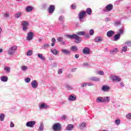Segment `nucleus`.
I'll list each match as a JSON object with an SVG mask.
<instances>
[{
  "label": "nucleus",
  "instance_id": "f257e3e1",
  "mask_svg": "<svg viewBox=\"0 0 131 131\" xmlns=\"http://www.w3.org/2000/svg\"><path fill=\"white\" fill-rule=\"evenodd\" d=\"M78 35H85V32L79 31L76 34H73L72 35H67V36L70 38V39H75V43H80L81 42V37Z\"/></svg>",
  "mask_w": 131,
  "mask_h": 131
},
{
  "label": "nucleus",
  "instance_id": "f03ea898",
  "mask_svg": "<svg viewBox=\"0 0 131 131\" xmlns=\"http://www.w3.org/2000/svg\"><path fill=\"white\" fill-rule=\"evenodd\" d=\"M86 15V12L84 11H81L79 13L78 15V17L79 19L80 22H81V23L85 22V19H84V17H85Z\"/></svg>",
  "mask_w": 131,
  "mask_h": 131
},
{
  "label": "nucleus",
  "instance_id": "7ed1b4c3",
  "mask_svg": "<svg viewBox=\"0 0 131 131\" xmlns=\"http://www.w3.org/2000/svg\"><path fill=\"white\" fill-rule=\"evenodd\" d=\"M113 10V5L112 4H110L105 7V8H104L102 11L104 13H109V12H111Z\"/></svg>",
  "mask_w": 131,
  "mask_h": 131
},
{
  "label": "nucleus",
  "instance_id": "20e7f679",
  "mask_svg": "<svg viewBox=\"0 0 131 131\" xmlns=\"http://www.w3.org/2000/svg\"><path fill=\"white\" fill-rule=\"evenodd\" d=\"M52 129L54 131H61V129H62L61 124L59 123L54 124L52 126Z\"/></svg>",
  "mask_w": 131,
  "mask_h": 131
},
{
  "label": "nucleus",
  "instance_id": "39448f33",
  "mask_svg": "<svg viewBox=\"0 0 131 131\" xmlns=\"http://www.w3.org/2000/svg\"><path fill=\"white\" fill-rule=\"evenodd\" d=\"M17 46H12L8 50L9 55H14L15 54V52L17 50Z\"/></svg>",
  "mask_w": 131,
  "mask_h": 131
},
{
  "label": "nucleus",
  "instance_id": "423d86ee",
  "mask_svg": "<svg viewBox=\"0 0 131 131\" xmlns=\"http://www.w3.org/2000/svg\"><path fill=\"white\" fill-rule=\"evenodd\" d=\"M28 21H23L21 23V26H23V29L24 31H26L27 29H28V25H29Z\"/></svg>",
  "mask_w": 131,
  "mask_h": 131
},
{
  "label": "nucleus",
  "instance_id": "0eeeda50",
  "mask_svg": "<svg viewBox=\"0 0 131 131\" xmlns=\"http://www.w3.org/2000/svg\"><path fill=\"white\" fill-rule=\"evenodd\" d=\"M35 121H30L27 122L26 126H27V127H34V125H35Z\"/></svg>",
  "mask_w": 131,
  "mask_h": 131
},
{
  "label": "nucleus",
  "instance_id": "6e6552de",
  "mask_svg": "<svg viewBox=\"0 0 131 131\" xmlns=\"http://www.w3.org/2000/svg\"><path fill=\"white\" fill-rule=\"evenodd\" d=\"M33 39V32H29L27 33V40L30 41V40H32Z\"/></svg>",
  "mask_w": 131,
  "mask_h": 131
},
{
  "label": "nucleus",
  "instance_id": "1a4fd4ad",
  "mask_svg": "<svg viewBox=\"0 0 131 131\" xmlns=\"http://www.w3.org/2000/svg\"><path fill=\"white\" fill-rule=\"evenodd\" d=\"M79 127L81 130H84L86 128V123L85 122H81L79 124Z\"/></svg>",
  "mask_w": 131,
  "mask_h": 131
},
{
  "label": "nucleus",
  "instance_id": "9d476101",
  "mask_svg": "<svg viewBox=\"0 0 131 131\" xmlns=\"http://www.w3.org/2000/svg\"><path fill=\"white\" fill-rule=\"evenodd\" d=\"M91 52V50H90V48L88 47H85L82 50V53L84 55H89L90 53Z\"/></svg>",
  "mask_w": 131,
  "mask_h": 131
},
{
  "label": "nucleus",
  "instance_id": "9b49d317",
  "mask_svg": "<svg viewBox=\"0 0 131 131\" xmlns=\"http://www.w3.org/2000/svg\"><path fill=\"white\" fill-rule=\"evenodd\" d=\"M31 86L33 88V89H36V88L38 86V83H37L36 80H34L31 82Z\"/></svg>",
  "mask_w": 131,
  "mask_h": 131
},
{
  "label": "nucleus",
  "instance_id": "f8f14e48",
  "mask_svg": "<svg viewBox=\"0 0 131 131\" xmlns=\"http://www.w3.org/2000/svg\"><path fill=\"white\" fill-rule=\"evenodd\" d=\"M110 86L107 85H103L101 88V91H102V92H108V91H110Z\"/></svg>",
  "mask_w": 131,
  "mask_h": 131
},
{
  "label": "nucleus",
  "instance_id": "ddd939ff",
  "mask_svg": "<svg viewBox=\"0 0 131 131\" xmlns=\"http://www.w3.org/2000/svg\"><path fill=\"white\" fill-rule=\"evenodd\" d=\"M68 100L71 101H76V96L74 95H71L68 97Z\"/></svg>",
  "mask_w": 131,
  "mask_h": 131
},
{
  "label": "nucleus",
  "instance_id": "4468645a",
  "mask_svg": "<svg viewBox=\"0 0 131 131\" xmlns=\"http://www.w3.org/2000/svg\"><path fill=\"white\" fill-rule=\"evenodd\" d=\"M54 11H55V6L50 5L48 9L49 14H53V13H54Z\"/></svg>",
  "mask_w": 131,
  "mask_h": 131
},
{
  "label": "nucleus",
  "instance_id": "2eb2a0df",
  "mask_svg": "<svg viewBox=\"0 0 131 131\" xmlns=\"http://www.w3.org/2000/svg\"><path fill=\"white\" fill-rule=\"evenodd\" d=\"M39 109H48L49 108V105L46 104L45 103H41L39 105Z\"/></svg>",
  "mask_w": 131,
  "mask_h": 131
},
{
  "label": "nucleus",
  "instance_id": "dca6fc26",
  "mask_svg": "<svg viewBox=\"0 0 131 131\" xmlns=\"http://www.w3.org/2000/svg\"><path fill=\"white\" fill-rule=\"evenodd\" d=\"M112 80L113 81H117L118 82V81H121V78L120 77L117 76H114L112 77Z\"/></svg>",
  "mask_w": 131,
  "mask_h": 131
},
{
  "label": "nucleus",
  "instance_id": "f3484780",
  "mask_svg": "<svg viewBox=\"0 0 131 131\" xmlns=\"http://www.w3.org/2000/svg\"><path fill=\"white\" fill-rule=\"evenodd\" d=\"M115 33V32L112 30L108 31L106 35L107 37H112L113 36L114 34Z\"/></svg>",
  "mask_w": 131,
  "mask_h": 131
},
{
  "label": "nucleus",
  "instance_id": "a211bd4d",
  "mask_svg": "<svg viewBox=\"0 0 131 131\" xmlns=\"http://www.w3.org/2000/svg\"><path fill=\"white\" fill-rule=\"evenodd\" d=\"M103 103H109L110 102V97L106 96L102 97Z\"/></svg>",
  "mask_w": 131,
  "mask_h": 131
},
{
  "label": "nucleus",
  "instance_id": "6ab92c4d",
  "mask_svg": "<svg viewBox=\"0 0 131 131\" xmlns=\"http://www.w3.org/2000/svg\"><path fill=\"white\" fill-rule=\"evenodd\" d=\"M74 127V125H73V124H70L67 125L66 129L67 130H72Z\"/></svg>",
  "mask_w": 131,
  "mask_h": 131
},
{
  "label": "nucleus",
  "instance_id": "aec40b11",
  "mask_svg": "<svg viewBox=\"0 0 131 131\" xmlns=\"http://www.w3.org/2000/svg\"><path fill=\"white\" fill-rule=\"evenodd\" d=\"M95 42H101V41H103V38L101 36L96 37L95 38Z\"/></svg>",
  "mask_w": 131,
  "mask_h": 131
},
{
  "label": "nucleus",
  "instance_id": "412c9836",
  "mask_svg": "<svg viewBox=\"0 0 131 131\" xmlns=\"http://www.w3.org/2000/svg\"><path fill=\"white\" fill-rule=\"evenodd\" d=\"M120 34H117L114 37V40L115 41H117V40H119L120 39Z\"/></svg>",
  "mask_w": 131,
  "mask_h": 131
},
{
  "label": "nucleus",
  "instance_id": "4be33fe9",
  "mask_svg": "<svg viewBox=\"0 0 131 131\" xmlns=\"http://www.w3.org/2000/svg\"><path fill=\"white\" fill-rule=\"evenodd\" d=\"M90 79L92 81H100V78L97 77H92L90 78Z\"/></svg>",
  "mask_w": 131,
  "mask_h": 131
},
{
  "label": "nucleus",
  "instance_id": "5701e85b",
  "mask_svg": "<svg viewBox=\"0 0 131 131\" xmlns=\"http://www.w3.org/2000/svg\"><path fill=\"white\" fill-rule=\"evenodd\" d=\"M43 128H45V125H43V123H40L38 131H42Z\"/></svg>",
  "mask_w": 131,
  "mask_h": 131
},
{
  "label": "nucleus",
  "instance_id": "b1692460",
  "mask_svg": "<svg viewBox=\"0 0 131 131\" xmlns=\"http://www.w3.org/2000/svg\"><path fill=\"white\" fill-rule=\"evenodd\" d=\"M126 52H127V46H124L122 48L121 53L123 54V53H126Z\"/></svg>",
  "mask_w": 131,
  "mask_h": 131
},
{
  "label": "nucleus",
  "instance_id": "393cba45",
  "mask_svg": "<svg viewBox=\"0 0 131 131\" xmlns=\"http://www.w3.org/2000/svg\"><path fill=\"white\" fill-rule=\"evenodd\" d=\"M37 55L39 59H40V60H42V61H45V60H46V58L45 57V56H43V55L42 54L38 53Z\"/></svg>",
  "mask_w": 131,
  "mask_h": 131
},
{
  "label": "nucleus",
  "instance_id": "a878e982",
  "mask_svg": "<svg viewBox=\"0 0 131 131\" xmlns=\"http://www.w3.org/2000/svg\"><path fill=\"white\" fill-rule=\"evenodd\" d=\"M1 81L3 82H7L8 81V77L7 76H2L1 78Z\"/></svg>",
  "mask_w": 131,
  "mask_h": 131
},
{
  "label": "nucleus",
  "instance_id": "bb28decb",
  "mask_svg": "<svg viewBox=\"0 0 131 131\" xmlns=\"http://www.w3.org/2000/svg\"><path fill=\"white\" fill-rule=\"evenodd\" d=\"M62 53L63 54H65L66 55H70V51L67 50L66 49H62L61 50Z\"/></svg>",
  "mask_w": 131,
  "mask_h": 131
},
{
  "label": "nucleus",
  "instance_id": "cd10ccee",
  "mask_svg": "<svg viewBox=\"0 0 131 131\" xmlns=\"http://www.w3.org/2000/svg\"><path fill=\"white\" fill-rule=\"evenodd\" d=\"M51 53H52V54L53 55H57L59 54V51H58L56 49H51Z\"/></svg>",
  "mask_w": 131,
  "mask_h": 131
},
{
  "label": "nucleus",
  "instance_id": "c85d7f7f",
  "mask_svg": "<svg viewBox=\"0 0 131 131\" xmlns=\"http://www.w3.org/2000/svg\"><path fill=\"white\" fill-rule=\"evenodd\" d=\"M117 51H118V49L117 48H115V49L112 50L110 51V53L112 55H115V54H116L117 53Z\"/></svg>",
  "mask_w": 131,
  "mask_h": 131
},
{
  "label": "nucleus",
  "instance_id": "c756f323",
  "mask_svg": "<svg viewBox=\"0 0 131 131\" xmlns=\"http://www.w3.org/2000/svg\"><path fill=\"white\" fill-rule=\"evenodd\" d=\"M97 103H103V97H99L96 99Z\"/></svg>",
  "mask_w": 131,
  "mask_h": 131
},
{
  "label": "nucleus",
  "instance_id": "7c9ffc66",
  "mask_svg": "<svg viewBox=\"0 0 131 131\" xmlns=\"http://www.w3.org/2000/svg\"><path fill=\"white\" fill-rule=\"evenodd\" d=\"M50 48V45L48 43H44L43 46L42 47L43 50H47Z\"/></svg>",
  "mask_w": 131,
  "mask_h": 131
},
{
  "label": "nucleus",
  "instance_id": "2f4dec72",
  "mask_svg": "<svg viewBox=\"0 0 131 131\" xmlns=\"http://www.w3.org/2000/svg\"><path fill=\"white\" fill-rule=\"evenodd\" d=\"M33 54V51H32V50H29L27 52V56H32V54Z\"/></svg>",
  "mask_w": 131,
  "mask_h": 131
},
{
  "label": "nucleus",
  "instance_id": "473e14b6",
  "mask_svg": "<svg viewBox=\"0 0 131 131\" xmlns=\"http://www.w3.org/2000/svg\"><path fill=\"white\" fill-rule=\"evenodd\" d=\"M71 51H73V52H77L78 49L76 46H74L71 48Z\"/></svg>",
  "mask_w": 131,
  "mask_h": 131
},
{
  "label": "nucleus",
  "instance_id": "72a5a7b5",
  "mask_svg": "<svg viewBox=\"0 0 131 131\" xmlns=\"http://www.w3.org/2000/svg\"><path fill=\"white\" fill-rule=\"evenodd\" d=\"M26 11L27 12H31L32 11V7L31 6H28L26 8Z\"/></svg>",
  "mask_w": 131,
  "mask_h": 131
},
{
  "label": "nucleus",
  "instance_id": "f704fd0d",
  "mask_svg": "<svg viewBox=\"0 0 131 131\" xmlns=\"http://www.w3.org/2000/svg\"><path fill=\"white\" fill-rule=\"evenodd\" d=\"M86 13L88 14V15H92V9L87 8L86 10Z\"/></svg>",
  "mask_w": 131,
  "mask_h": 131
},
{
  "label": "nucleus",
  "instance_id": "c9c22d12",
  "mask_svg": "<svg viewBox=\"0 0 131 131\" xmlns=\"http://www.w3.org/2000/svg\"><path fill=\"white\" fill-rule=\"evenodd\" d=\"M21 15H22L21 12H17L14 15L15 18H20L21 17Z\"/></svg>",
  "mask_w": 131,
  "mask_h": 131
},
{
  "label": "nucleus",
  "instance_id": "e433bc0d",
  "mask_svg": "<svg viewBox=\"0 0 131 131\" xmlns=\"http://www.w3.org/2000/svg\"><path fill=\"white\" fill-rule=\"evenodd\" d=\"M65 88L69 90V91H71V90H73V88L70 86V85L66 84L64 85Z\"/></svg>",
  "mask_w": 131,
  "mask_h": 131
},
{
  "label": "nucleus",
  "instance_id": "4c0bfd02",
  "mask_svg": "<svg viewBox=\"0 0 131 131\" xmlns=\"http://www.w3.org/2000/svg\"><path fill=\"white\" fill-rule=\"evenodd\" d=\"M0 120L1 121H4L5 120V114H1L0 115Z\"/></svg>",
  "mask_w": 131,
  "mask_h": 131
},
{
  "label": "nucleus",
  "instance_id": "58836bf2",
  "mask_svg": "<svg viewBox=\"0 0 131 131\" xmlns=\"http://www.w3.org/2000/svg\"><path fill=\"white\" fill-rule=\"evenodd\" d=\"M52 43H51V47H54L55 44L56 43V38H53L52 39Z\"/></svg>",
  "mask_w": 131,
  "mask_h": 131
},
{
  "label": "nucleus",
  "instance_id": "ea45409f",
  "mask_svg": "<svg viewBox=\"0 0 131 131\" xmlns=\"http://www.w3.org/2000/svg\"><path fill=\"white\" fill-rule=\"evenodd\" d=\"M20 68L22 71H24V72H26V70H27L28 69L27 67L25 66H21Z\"/></svg>",
  "mask_w": 131,
  "mask_h": 131
},
{
  "label": "nucleus",
  "instance_id": "a19ab883",
  "mask_svg": "<svg viewBox=\"0 0 131 131\" xmlns=\"http://www.w3.org/2000/svg\"><path fill=\"white\" fill-rule=\"evenodd\" d=\"M4 70L6 71V72H10V71H11V68L9 67H5L4 68Z\"/></svg>",
  "mask_w": 131,
  "mask_h": 131
},
{
  "label": "nucleus",
  "instance_id": "79ce46f5",
  "mask_svg": "<svg viewBox=\"0 0 131 131\" xmlns=\"http://www.w3.org/2000/svg\"><path fill=\"white\" fill-rule=\"evenodd\" d=\"M124 45H126L127 47H131V41H127L125 42Z\"/></svg>",
  "mask_w": 131,
  "mask_h": 131
},
{
  "label": "nucleus",
  "instance_id": "37998d69",
  "mask_svg": "<svg viewBox=\"0 0 131 131\" xmlns=\"http://www.w3.org/2000/svg\"><path fill=\"white\" fill-rule=\"evenodd\" d=\"M120 24H121V23L120 21H114V25L115 26H118L119 25H120Z\"/></svg>",
  "mask_w": 131,
  "mask_h": 131
},
{
  "label": "nucleus",
  "instance_id": "c03bdc74",
  "mask_svg": "<svg viewBox=\"0 0 131 131\" xmlns=\"http://www.w3.org/2000/svg\"><path fill=\"white\" fill-rule=\"evenodd\" d=\"M115 124H117V125H119V124H120V120H119V119L115 120Z\"/></svg>",
  "mask_w": 131,
  "mask_h": 131
},
{
  "label": "nucleus",
  "instance_id": "a18cd8bd",
  "mask_svg": "<svg viewBox=\"0 0 131 131\" xmlns=\"http://www.w3.org/2000/svg\"><path fill=\"white\" fill-rule=\"evenodd\" d=\"M94 33H95V31H94V29H91L90 30L89 34L90 35H94Z\"/></svg>",
  "mask_w": 131,
  "mask_h": 131
},
{
  "label": "nucleus",
  "instance_id": "49530a36",
  "mask_svg": "<svg viewBox=\"0 0 131 131\" xmlns=\"http://www.w3.org/2000/svg\"><path fill=\"white\" fill-rule=\"evenodd\" d=\"M58 20L60 21V22H63V20H64V17L62 16H60L58 18Z\"/></svg>",
  "mask_w": 131,
  "mask_h": 131
},
{
  "label": "nucleus",
  "instance_id": "de8ad7c7",
  "mask_svg": "<svg viewBox=\"0 0 131 131\" xmlns=\"http://www.w3.org/2000/svg\"><path fill=\"white\" fill-rule=\"evenodd\" d=\"M57 40H58L59 42H61V41H63V37H58L57 38Z\"/></svg>",
  "mask_w": 131,
  "mask_h": 131
},
{
  "label": "nucleus",
  "instance_id": "09e8293b",
  "mask_svg": "<svg viewBox=\"0 0 131 131\" xmlns=\"http://www.w3.org/2000/svg\"><path fill=\"white\" fill-rule=\"evenodd\" d=\"M31 80V79H30V78H26L25 79V81L26 82H27V83H28V82H30V81Z\"/></svg>",
  "mask_w": 131,
  "mask_h": 131
},
{
  "label": "nucleus",
  "instance_id": "8fccbe9b",
  "mask_svg": "<svg viewBox=\"0 0 131 131\" xmlns=\"http://www.w3.org/2000/svg\"><path fill=\"white\" fill-rule=\"evenodd\" d=\"M97 73L99 74V75H104V72L102 71H98Z\"/></svg>",
  "mask_w": 131,
  "mask_h": 131
},
{
  "label": "nucleus",
  "instance_id": "3c124183",
  "mask_svg": "<svg viewBox=\"0 0 131 131\" xmlns=\"http://www.w3.org/2000/svg\"><path fill=\"white\" fill-rule=\"evenodd\" d=\"M58 74H62V73H63V69H59L58 71Z\"/></svg>",
  "mask_w": 131,
  "mask_h": 131
},
{
  "label": "nucleus",
  "instance_id": "603ef678",
  "mask_svg": "<svg viewBox=\"0 0 131 131\" xmlns=\"http://www.w3.org/2000/svg\"><path fill=\"white\" fill-rule=\"evenodd\" d=\"M126 118H127V119H131V114H128L126 115Z\"/></svg>",
  "mask_w": 131,
  "mask_h": 131
},
{
  "label": "nucleus",
  "instance_id": "864d4df0",
  "mask_svg": "<svg viewBox=\"0 0 131 131\" xmlns=\"http://www.w3.org/2000/svg\"><path fill=\"white\" fill-rule=\"evenodd\" d=\"M86 85H88V83H83L81 84V88H84V86H86Z\"/></svg>",
  "mask_w": 131,
  "mask_h": 131
},
{
  "label": "nucleus",
  "instance_id": "5fc2aeb1",
  "mask_svg": "<svg viewBox=\"0 0 131 131\" xmlns=\"http://www.w3.org/2000/svg\"><path fill=\"white\" fill-rule=\"evenodd\" d=\"M71 7H72V9L73 10H75V9H76V5H75L74 4H72Z\"/></svg>",
  "mask_w": 131,
  "mask_h": 131
},
{
  "label": "nucleus",
  "instance_id": "6e6d98bb",
  "mask_svg": "<svg viewBox=\"0 0 131 131\" xmlns=\"http://www.w3.org/2000/svg\"><path fill=\"white\" fill-rule=\"evenodd\" d=\"M123 34V30L122 29L119 30V33H118V34H120V35L121 36V34Z\"/></svg>",
  "mask_w": 131,
  "mask_h": 131
},
{
  "label": "nucleus",
  "instance_id": "4d7b16f0",
  "mask_svg": "<svg viewBox=\"0 0 131 131\" xmlns=\"http://www.w3.org/2000/svg\"><path fill=\"white\" fill-rule=\"evenodd\" d=\"M9 16H10V14H9V13H6L4 14V17H5L6 18H8Z\"/></svg>",
  "mask_w": 131,
  "mask_h": 131
},
{
  "label": "nucleus",
  "instance_id": "13d9d810",
  "mask_svg": "<svg viewBox=\"0 0 131 131\" xmlns=\"http://www.w3.org/2000/svg\"><path fill=\"white\" fill-rule=\"evenodd\" d=\"M15 126V124L13 122H10V127H14Z\"/></svg>",
  "mask_w": 131,
  "mask_h": 131
},
{
  "label": "nucleus",
  "instance_id": "bf43d9fd",
  "mask_svg": "<svg viewBox=\"0 0 131 131\" xmlns=\"http://www.w3.org/2000/svg\"><path fill=\"white\" fill-rule=\"evenodd\" d=\"M66 118H67V117H66V116H65V115H63L61 117V119H63V120H65V119H66Z\"/></svg>",
  "mask_w": 131,
  "mask_h": 131
},
{
  "label": "nucleus",
  "instance_id": "052dcab7",
  "mask_svg": "<svg viewBox=\"0 0 131 131\" xmlns=\"http://www.w3.org/2000/svg\"><path fill=\"white\" fill-rule=\"evenodd\" d=\"M75 58H76V59H78L79 58V54H76L75 55Z\"/></svg>",
  "mask_w": 131,
  "mask_h": 131
},
{
  "label": "nucleus",
  "instance_id": "680f3d73",
  "mask_svg": "<svg viewBox=\"0 0 131 131\" xmlns=\"http://www.w3.org/2000/svg\"><path fill=\"white\" fill-rule=\"evenodd\" d=\"M88 85H89V86H92V85H94V84L92 83H88Z\"/></svg>",
  "mask_w": 131,
  "mask_h": 131
},
{
  "label": "nucleus",
  "instance_id": "e2e57ef3",
  "mask_svg": "<svg viewBox=\"0 0 131 131\" xmlns=\"http://www.w3.org/2000/svg\"><path fill=\"white\" fill-rule=\"evenodd\" d=\"M77 69V68H74V69H72V72H75V71H76Z\"/></svg>",
  "mask_w": 131,
  "mask_h": 131
},
{
  "label": "nucleus",
  "instance_id": "0e129e2a",
  "mask_svg": "<svg viewBox=\"0 0 131 131\" xmlns=\"http://www.w3.org/2000/svg\"><path fill=\"white\" fill-rule=\"evenodd\" d=\"M84 66H89V63L85 62L83 63Z\"/></svg>",
  "mask_w": 131,
  "mask_h": 131
},
{
  "label": "nucleus",
  "instance_id": "69168bd1",
  "mask_svg": "<svg viewBox=\"0 0 131 131\" xmlns=\"http://www.w3.org/2000/svg\"><path fill=\"white\" fill-rule=\"evenodd\" d=\"M85 37H86V38H89V37H90V35H89V34L86 35H85Z\"/></svg>",
  "mask_w": 131,
  "mask_h": 131
},
{
  "label": "nucleus",
  "instance_id": "338daca9",
  "mask_svg": "<svg viewBox=\"0 0 131 131\" xmlns=\"http://www.w3.org/2000/svg\"><path fill=\"white\" fill-rule=\"evenodd\" d=\"M120 85H122V86H124V83L122 82L120 83Z\"/></svg>",
  "mask_w": 131,
  "mask_h": 131
},
{
  "label": "nucleus",
  "instance_id": "774afa93",
  "mask_svg": "<svg viewBox=\"0 0 131 131\" xmlns=\"http://www.w3.org/2000/svg\"><path fill=\"white\" fill-rule=\"evenodd\" d=\"M43 8H47V4H43Z\"/></svg>",
  "mask_w": 131,
  "mask_h": 131
}]
</instances>
